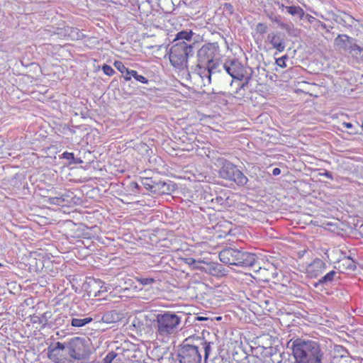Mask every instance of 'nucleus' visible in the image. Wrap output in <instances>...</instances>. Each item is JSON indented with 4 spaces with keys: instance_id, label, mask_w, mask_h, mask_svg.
<instances>
[{
    "instance_id": "obj_1",
    "label": "nucleus",
    "mask_w": 363,
    "mask_h": 363,
    "mask_svg": "<svg viewBox=\"0 0 363 363\" xmlns=\"http://www.w3.org/2000/svg\"><path fill=\"white\" fill-rule=\"evenodd\" d=\"M220 47L218 43H208L196 51L195 63L191 66L189 75L199 77L203 86L217 81L218 72H220L218 58Z\"/></svg>"
},
{
    "instance_id": "obj_2",
    "label": "nucleus",
    "mask_w": 363,
    "mask_h": 363,
    "mask_svg": "<svg viewBox=\"0 0 363 363\" xmlns=\"http://www.w3.org/2000/svg\"><path fill=\"white\" fill-rule=\"evenodd\" d=\"M211 345L203 337L190 336L179 346L177 359L179 363H201L203 357L206 362L212 351Z\"/></svg>"
},
{
    "instance_id": "obj_3",
    "label": "nucleus",
    "mask_w": 363,
    "mask_h": 363,
    "mask_svg": "<svg viewBox=\"0 0 363 363\" xmlns=\"http://www.w3.org/2000/svg\"><path fill=\"white\" fill-rule=\"evenodd\" d=\"M294 363H323L324 354L319 343L297 338L291 344Z\"/></svg>"
},
{
    "instance_id": "obj_4",
    "label": "nucleus",
    "mask_w": 363,
    "mask_h": 363,
    "mask_svg": "<svg viewBox=\"0 0 363 363\" xmlns=\"http://www.w3.org/2000/svg\"><path fill=\"white\" fill-rule=\"evenodd\" d=\"M182 314L171 311L152 315V321L157 337L167 338L177 334L182 328Z\"/></svg>"
},
{
    "instance_id": "obj_5",
    "label": "nucleus",
    "mask_w": 363,
    "mask_h": 363,
    "mask_svg": "<svg viewBox=\"0 0 363 363\" xmlns=\"http://www.w3.org/2000/svg\"><path fill=\"white\" fill-rule=\"evenodd\" d=\"M219 259L225 264L260 269L255 254L237 248H224L219 252Z\"/></svg>"
},
{
    "instance_id": "obj_6",
    "label": "nucleus",
    "mask_w": 363,
    "mask_h": 363,
    "mask_svg": "<svg viewBox=\"0 0 363 363\" xmlns=\"http://www.w3.org/2000/svg\"><path fill=\"white\" fill-rule=\"evenodd\" d=\"M223 71L218 72L217 81H213L218 85H233L235 81H242L245 75V68L237 59L227 60L222 66Z\"/></svg>"
},
{
    "instance_id": "obj_7",
    "label": "nucleus",
    "mask_w": 363,
    "mask_h": 363,
    "mask_svg": "<svg viewBox=\"0 0 363 363\" xmlns=\"http://www.w3.org/2000/svg\"><path fill=\"white\" fill-rule=\"evenodd\" d=\"M215 164L220 167L218 174L220 178L233 182L239 186H245L247 184L248 178L230 161L223 157H218Z\"/></svg>"
},
{
    "instance_id": "obj_8",
    "label": "nucleus",
    "mask_w": 363,
    "mask_h": 363,
    "mask_svg": "<svg viewBox=\"0 0 363 363\" xmlns=\"http://www.w3.org/2000/svg\"><path fill=\"white\" fill-rule=\"evenodd\" d=\"M194 49L190 44L184 43H174L169 53L171 65L179 69H183L188 66V58L193 56Z\"/></svg>"
},
{
    "instance_id": "obj_9",
    "label": "nucleus",
    "mask_w": 363,
    "mask_h": 363,
    "mask_svg": "<svg viewBox=\"0 0 363 363\" xmlns=\"http://www.w3.org/2000/svg\"><path fill=\"white\" fill-rule=\"evenodd\" d=\"M48 357L55 363H73L66 342H57L48 346Z\"/></svg>"
},
{
    "instance_id": "obj_10",
    "label": "nucleus",
    "mask_w": 363,
    "mask_h": 363,
    "mask_svg": "<svg viewBox=\"0 0 363 363\" xmlns=\"http://www.w3.org/2000/svg\"><path fill=\"white\" fill-rule=\"evenodd\" d=\"M66 343L73 363L77 360H83L87 357L89 351L84 339L76 337L66 342Z\"/></svg>"
},
{
    "instance_id": "obj_11",
    "label": "nucleus",
    "mask_w": 363,
    "mask_h": 363,
    "mask_svg": "<svg viewBox=\"0 0 363 363\" xmlns=\"http://www.w3.org/2000/svg\"><path fill=\"white\" fill-rule=\"evenodd\" d=\"M340 279L339 273L335 270H331L322 276L317 282L313 284V286L316 289L329 287L333 286L335 283L338 282Z\"/></svg>"
},
{
    "instance_id": "obj_12",
    "label": "nucleus",
    "mask_w": 363,
    "mask_h": 363,
    "mask_svg": "<svg viewBox=\"0 0 363 363\" xmlns=\"http://www.w3.org/2000/svg\"><path fill=\"white\" fill-rule=\"evenodd\" d=\"M326 268V264L322 259L316 258L307 266L306 272L311 278H317L325 272Z\"/></svg>"
},
{
    "instance_id": "obj_13",
    "label": "nucleus",
    "mask_w": 363,
    "mask_h": 363,
    "mask_svg": "<svg viewBox=\"0 0 363 363\" xmlns=\"http://www.w3.org/2000/svg\"><path fill=\"white\" fill-rule=\"evenodd\" d=\"M267 40L277 52H281L284 50L286 47L284 34L279 32H272L268 34Z\"/></svg>"
},
{
    "instance_id": "obj_14",
    "label": "nucleus",
    "mask_w": 363,
    "mask_h": 363,
    "mask_svg": "<svg viewBox=\"0 0 363 363\" xmlns=\"http://www.w3.org/2000/svg\"><path fill=\"white\" fill-rule=\"evenodd\" d=\"M355 40L347 35H338L334 40V45L338 50H342L346 52H350Z\"/></svg>"
},
{
    "instance_id": "obj_15",
    "label": "nucleus",
    "mask_w": 363,
    "mask_h": 363,
    "mask_svg": "<svg viewBox=\"0 0 363 363\" xmlns=\"http://www.w3.org/2000/svg\"><path fill=\"white\" fill-rule=\"evenodd\" d=\"M194 35L195 33L191 30H182L176 35L174 43H184L187 45L190 44L195 50L196 40L193 38Z\"/></svg>"
},
{
    "instance_id": "obj_16",
    "label": "nucleus",
    "mask_w": 363,
    "mask_h": 363,
    "mask_svg": "<svg viewBox=\"0 0 363 363\" xmlns=\"http://www.w3.org/2000/svg\"><path fill=\"white\" fill-rule=\"evenodd\" d=\"M173 186L164 181L156 180L153 193L157 194H169L173 190Z\"/></svg>"
},
{
    "instance_id": "obj_17",
    "label": "nucleus",
    "mask_w": 363,
    "mask_h": 363,
    "mask_svg": "<svg viewBox=\"0 0 363 363\" xmlns=\"http://www.w3.org/2000/svg\"><path fill=\"white\" fill-rule=\"evenodd\" d=\"M121 319V315L116 311H110L105 313L101 321L105 323L111 324L118 322Z\"/></svg>"
},
{
    "instance_id": "obj_18",
    "label": "nucleus",
    "mask_w": 363,
    "mask_h": 363,
    "mask_svg": "<svg viewBox=\"0 0 363 363\" xmlns=\"http://www.w3.org/2000/svg\"><path fill=\"white\" fill-rule=\"evenodd\" d=\"M221 265L216 262H206L203 272L210 274L213 276H218L221 272Z\"/></svg>"
},
{
    "instance_id": "obj_19",
    "label": "nucleus",
    "mask_w": 363,
    "mask_h": 363,
    "mask_svg": "<svg viewBox=\"0 0 363 363\" xmlns=\"http://www.w3.org/2000/svg\"><path fill=\"white\" fill-rule=\"evenodd\" d=\"M248 358V355L240 347H239L237 350H235L233 352V359L237 363H249L250 360H247ZM251 358H254V357H251Z\"/></svg>"
},
{
    "instance_id": "obj_20",
    "label": "nucleus",
    "mask_w": 363,
    "mask_h": 363,
    "mask_svg": "<svg viewBox=\"0 0 363 363\" xmlns=\"http://www.w3.org/2000/svg\"><path fill=\"white\" fill-rule=\"evenodd\" d=\"M92 320L93 318L91 317L81 315L76 318L72 317L69 321L72 326L75 328H81L91 323Z\"/></svg>"
},
{
    "instance_id": "obj_21",
    "label": "nucleus",
    "mask_w": 363,
    "mask_h": 363,
    "mask_svg": "<svg viewBox=\"0 0 363 363\" xmlns=\"http://www.w3.org/2000/svg\"><path fill=\"white\" fill-rule=\"evenodd\" d=\"M124 359H128L130 362H139L142 358V353L140 350H124L123 353Z\"/></svg>"
},
{
    "instance_id": "obj_22",
    "label": "nucleus",
    "mask_w": 363,
    "mask_h": 363,
    "mask_svg": "<svg viewBox=\"0 0 363 363\" xmlns=\"http://www.w3.org/2000/svg\"><path fill=\"white\" fill-rule=\"evenodd\" d=\"M339 267L343 269H350L354 271L356 269L354 261L349 256H344L338 260Z\"/></svg>"
},
{
    "instance_id": "obj_23",
    "label": "nucleus",
    "mask_w": 363,
    "mask_h": 363,
    "mask_svg": "<svg viewBox=\"0 0 363 363\" xmlns=\"http://www.w3.org/2000/svg\"><path fill=\"white\" fill-rule=\"evenodd\" d=\"M285 9L290 15L296 16L299 19H303L305 16V12L303 9H301L299 6H286Z\"/></svg>"
},
{
    "instance_id": "obj_24",
    "label": "nucleus",
    "mask_w": 363,
    "mask_h": 363,
    "mask_svg": "<svg viewBox=\"0 0 363 363\" xmlns=\"http://www.w3.org/2000/svg\"><path fill=\"white\" fill-rule=\"evenodd\" d=\"M268 17L272 21L277 23L281 28L284 29L286 31H290L293 28L292 24L283 23L281 21V16L279 15L271 13L268 15Z\"/></svg>"
},
{
    "instance_id": "obj_25",
    "label": "nucleus",
    "mask_w": 363,
    "mask_h": 363,
    "mask_svg": "<svg viewBox=\"0 0 363 363\" xmlns=\"http://www.w3.org/2000/svg\"><path fill=\"white\" fill-rule=\"evenodd\" d=\"M228 196L226 193H220L219 195H216L214 198L211 199V203L216 204L220 206H227L228 205Z\"/></svg>"
},
{
    "instance_id": "obj_26",
    "label": "nucleus",
    "mask_w": 363,
    "mask_h": 363,
    "mask_svg": "<svg viewBox=\"0 0 363 363\" xmlns=\"http://www.w3.org/2000/svg\"><path fill=\"white\" fill-rule=\"evenodd\" d=\"M68 195H61L54 197L49 198V203L57 206H62V203L65 201H67V198H68Z\"/></svg>"
},
{
    "instance_id": "obj_27",
    "label": "nucleus",
    "mask_w": 363,
    "mask_h": 363,
    "mask_svg": "<svg viewBox=\"0 0 363 363\" xmlns=\"http://www.w3.org/2000/svg\"><path fill=\"white\" fill-rule=\"evenodd\" d=\"M349 52L357 59L363 58V48L359 47L356 43Z\"/></svg>"
},
{
    "instance_id": "obj_28",
    "label": "nucleus",
    "mask_w": 363,
    "mask_h": 363,
    "mask_svg": "<svg viewBox=\"0 0 363 363\" xmlns=\"http://www.w3.org/2000/svg\"><path fill=\"white\" fill-rule=\"evenodd\" d=\"M67 31L68 32L69 36L72 40H78L83 36V34L79 31V30L77 28H69Z\"/></svg>"
},
{
    "instance_id": "obj_29",
    "label": "nucleus",
    "mask_w": 363,
    "mask_h": 363,
    "mask_svg": "<svg viewBox=\"0 0 363 363\" xmlns=\"http://www.w3.org/2000/svg\"><path fill=\"white\" fill-rule=\"evenodd\" d=\"M261 306L266 311L270 312L274 310V301L272 298H268L261 301Z\"/></svg>"
},
{
    "instance_id": "obj_30",
    "label": "nucleus",
    "mask_w": 363,
    "mask_h": 363,
    "mask_svg": "<svg viewBox=\"0 0 363 363\" xmlns=\"http://www.w3.org/2000/svg\"><path fill=\"white\" fill-rule=\"evenodd\" d=\"M128 74H130L132 75V77H133L136 81L143 83V84H147L148 79L145 77L143 75H140L138 74L137 71L130 69Z\"/></svg>"
},
{
    "instance_id": "obj_31",
    "label": "nucleus",
    "mask_w": 363,
    "mask_h": 363,
    "mask_svg": "<svg viewBox=\"0 0 363 363\" xmlns=\"http://www.w3.org/2000/svg\"><path fill=\"white\" fill-rule=\"evenodd\" d=\"M52 313L50 311L45 312L40 317H38V322L43 326L48 324V320L51 318Z\"/></svg>"
},
{
    "instance_id": "obj_32",
    "label": "nucleus",
    "mask_w": 363,
    "mask_h": 363,
    "mask_svg": "<svg viewBox=\"0 0 363 363\" xmlns=\"http://www.w3.org/2000/svg\"><path fill=\"white\" fill-rule=\"evenodd\" d=\"M155 184L156 180H153L152 179L150 178H145L143 182V184L145 186V188L147 190H150L152 192H153V190L155 189Z\"/></svg>"
},
{
    "instance_id": "obj_33",
    "label": "nucleus",
    "mask_w": 363,
    "mask_h": 363,
    "mask_svg": "<svg viewBox=\"0 0 363 363\" xmlns=\"http://www.w3.org/2000/svg\"><path fill=\"white\" fill-rule=\"evenodd\" d=\"M250 79V77H247L244 82H242V81H235L238 87L234 93L235 95L238 94L241 90H245V88L248 86Z\"/></svg>"
},
{
    "instance_id": "obj_34",
    "label": "nucleus",
    "mask_w": 363,
    "mask_h": 363,
    "mask_svg": "<svg viewBox=\"0 0 363 363\" xmlns=\"http://www.w3.org/2000/svg\"><path fill=\"white\" fill-rule=\"evenodd\" d=\"M113 65L122 74L128 73L130 70L121 61H115Z\"/></svg>"
},
{
    "instance_id": "obj_35",
    "label": "nucleus",
    "mask_w": 363,
    "mask_h": 363,
    "mask_svg": "<svg viewBox=\"0 0 363 363\" xmlns=\"http://www.w3.org/2000/svg\"><path fill=\"white\" fill-rule=\"evenodd\" d=\"M255 30L259 34H264L267 30V26L264 23H259L255 27Z\"/></svg>"
},
{
    "instance_id": "obj_36",
    "label": "nucleus",
    "mask_w": 363,
    "mask_h": 363,
    "mask_svg": "<svg viewBox=\"0 0 363 363\" xmlns=\"http://www.w3.org/2000/svg\"><path fill=\"white\" fill-rule=\"evenodd\" d=\"M137 279L143 286L151 285L155 282V280L152 278H138Z\"/></svg>"
},
{
    "instance_id": "obj_37",
    "label": "nucleus",
    "mask_w": 363,
    "mask_h": 363,
    "mask_svg": "<svg viewBox=\"0 0 363 363\" xmlns=\"http://www.w3.org/2000/svg\"><path fill=\"white\" fill-rule=\"evenodd\" d=\"M102 70L107 76H113L115 74V70L108 65H104L102 66Z\"/></svg>"
},
{
    "instance_id": "obj_38",
    "label": "nucleus",
    "mask_w": 363,
    "mask_h": 363,
    "mask_svg": "<svg viewBox=\"0 0 363 363\" xmlns=\"http://www.w3.org/2000/svg\"><path fill=\"white\" fill-rule=\"evenodd\" d=\"M335 21L339 23V24H344V23H352V21H353V18L351 16H346V18L344 19L342 18H340V17H337L335 18Z\"/></svg>"
},
{
    "instance_id": "obj_39",
    "label": "nucleus",
    "mask_w": 363,
    "mask_h": 363,
    "mask_svg": "<svg viewBox=\"0 0 363 363\" xmlns=\"http://www.w3.org/2000/svg\"><path fill=\"white\" fill-rule=\"evenodd\" d=\"M287 59H288V57L286 55L282 56L276 60V63L280 67H282V68L286 67V60H287Z\"/></svg>"
},
{
    "instance_id": "obj_40",
    "label": "nucleus",
    "mask_w": 363,
    "mask_h": 363,
    "mask_svg": "<svg viewBox=\"0 0 363 363\" xmlns=\"http://www.w3.org/2000/svg\"><path fill=\"white\" fill-rule=\"evenodd\" d=\"M197 262L198 264H194L193 265L192 269L203 271V268L204 267L206 262L201 259H197Z\"/></svg>"
},
{
    "instance_id": "obj_41",
    "label": "nucleus",
    "mask_w": 363,
    "mask_h": 363,
    "mask_svg": "<svg viewBox=\"0 0 363 363\" xmlns=\"http://www.w3.org/2000/svg\"><path fill=\"white\" fill-rule=\"evenodd\" d=\"M62 158L69 160V162L74 160V155L72 152H65L62 155Z\"/></svg>"
},
{
    "instance_id": "obj_42",
    "label": "nucleus",
    "mask_w": 363,
    "mask_h": 363,
    "mask_svg": "<svg viewBox=\"0 0 363 363\" xmlns=\"http://www.w3.org/2000/svg\"><path fill=\"white\" fill-rule=\"evenodd\" d=\"M332 363H348V359L342 356L334 357Z\"/></svg>"
},
{
    "instance_id": "obj_43",
    "label": "nucleus",
    "mask_w": 363,
    "mask_h": 363,
    "mask_svg": "<svg viewBox=\"0 0 363 363\" xmlns=\"http://www.w3.org/2000/svg\"><path fill=\"white\" fill-rule=\"evenodd\" d=\"M185 263L189 265L191 268L194 264H198L197 259L193 258V257H187L185 258Z\"/></svg>"
},
{
    "instance_id": "obj_44",
    "label": "nucleus",
    "mask_w": 363,
    "mask_h": 363,
    "mask_svg": "<svg viewBox=\"0 0 363 363\" xmlns=\"http://www.w3.org/2000/svg\"><path fill=\"white\" fill-rule=\"evenodd\" d=\"M224 9L226 11H228L230 13H232L233 11V6L229 3H225L224 4Z\"/></svg>"
},
{
    "instance_id": "obj_45",
    "label": "nucleus",
    "mask_w": 363,
    "mask_h": 363,
    "mask_svg": "<svg viewBox=\"0 0 363 363\" xmlns=\"http://www.w3.org/2000/svg\"><path fill=\"white\" fill-rule=\"evenodd\" d=\"M321 175L326 177L327 178H328L330 180H333V174L329 171L325 170L324 172L321 174Z\"/></svg>"
},
{
    "instance_id": "obj_46",
    "label": "nucleus",
    "mask_w": 363,
    "mask_h": 363,
    "mask_svg": "<svg viewBox=\"0 0 363 363\" xmlns=\"http://www.w3.org/2000/svg\"><path fill=\"white\" fill-rule=\"evenodd\" d=\"M82 163H83L82 160H81L80 158H75V157H74V160H72V161L69 162V164H79Z\"/></svg>"
},
{
    "instance_id": "obj_47",
    "label": "nucleus",
    "mask_w": 363,
    "mask_h": 363,
    "mask_svg": "<svg viewBox=\"0 0 363 363\" xmlns=\"http://www.w3.org/2000/svg\"><path fill=\"white\" fill-rule=\"evenodd\" d=\"M342 126L348 129H352L354 128V125L352 123L347 122H344L342 123Z\"/></svg>"
},
{
    "instance_id": "obj_48",
    "label": "nucleus",
    "mask_w": 363,
    "mask_h": 363,
    "mask_svg": "<svg viewBox=\"0 0 363 363\" xmlns=\"http://www.w3.org/2000/svg\"><path fill=\"white\" fill-rule=\"evenodd\" d=\"M305 16L310 23H313L316 20L313 16L309 14H305Z\"/></svg>"
},
{
    "instance_id": "obj_49",
    "label": "nucleus",
    "mask_w": 363,
    "mask_h": 363,
    "mask_svg": "<svg viewBox=\"0 0 363 363\" xmlns=\"http://www.w3.org/2000/svg\"><path fill=\"white\" fill-rule=\"evenodd\" d=\"M280 173H281V169L279 168L276 167V168L273 169V170H272V174L274 176H277Z\"/></svg>"
},
{
    "instance_id": "obj_50",
    "label": "nucleus",
    "mask_w": 363,
    "mask_h": 363,
    "mask_svg": "<svg viewBox=\"0 0 363 363\" xmlns=\"http://www.w3.org/2000/svg\"><path fill=\"white\" fill-rule=\"evenodd\" d=\"M125 74L123 75V78L126 81V82H128L132 78V75L130 74H128V73H124Z\"/></svg>"
},
{
    "instance_id": "obj_51",
    "label": "nucleus",
    "mask_w": 363,
    "mask_h": 363,
    "mask_svg": "<svg viewBox=\"0 0 363 363\" xmlns=\"http://www.w3.org/2000/svg\"><path fill=\"white\" fill-rule=\"evenodd\" d=\"M211 198H214L212 194H206L204 197V199H206V202H211Z\"/></svg>"
},
{
    "instance_id": "obj_52",
    "label": "nucleus",
    "mask_w": 363,
    "mask_h": 363,
    "mask_svg": "<svg viewBox=\"0 0 363 363\" xmlns=\"http://www.w3.org/2000/svg\"><path fill=\"white\" fill-rule=\"evenodd\" d=\"M276 3L279 5V9H281L282 10L285 9L286 6L283 4H280L279 2H276Z\"/></svg>"
},
{
    "instance_id": "obj_53",
    "label": "nucleus",
    "mask_w": 363,
    "mask_h": 363,
    "mask_svg": "<svg viewBox=\"0 0 363 363\" xmlns=\"http://www.w3.org/2000/svg\"><path fill=\"white\" fill-rule=\"evenodd\" d=\"M131 186L138 189L139 187L138 184L136 182H132Z\"/></svg>"
},
{
    "instance_id": "obj_54",
    "label": "nucleus",
    "mask_w": 363,
    "mask_h": 363,
    "mask_svg": "<svg viewBox=\"0 0 363 363\" xmlns=\"http://www.w3.org/2000/svg\"><path fill=\"white\" fill-rule=\"evenodd\" d=\"M318 23H320V26H321L323 28H324V29H325V28H326V25H325V23H322V22H320V21H318Z\"/></svg>"
},
{
    "instance_id": "obj_55",
    "label": "nucleus",
    "mask_w": 363,
    "mask_h": 363,
    "mask_svg": "<svg viewBox=\"0 0 363 363\" xmlns=\"http://www.w3.org/2000/svg\"><path fill=\"white\" fill-rule=\"evenodd\" d=\"M101 291H107V287H106V286H101Z\"/></svg>"
},
{
    "instance_id": "obj_56",
    "label": "nucleus",
    "mask_w": 363,
    "mask_h": 363,
    "mask_svg": "<svg viewBox=\"0 0 363 363\" xmlns=\"http://www.w3.org/2000/svg\"><path fill=\"white\" fill-rule=\"evenodd\" d=\"M244 95H245V94H240V96H243Z\"/></svg>"
},
{
    "instance_id": "obj_57",
    "label": "nucleus",
    "mask_w": 363,
    "mask_h": 363,
    "mask_svg": "<svg viewBox=\"0 0 363 363\" xmlns=\"http://www.w3.org/2000/svg\"><path fill=\"white\" fill-rule=\"evenodd\" d=\"M353 133H357V131L356 130H354L353 131Z\"/></svg>"
},
{
    "instance_id": "obj_58",
    "label": "nucleus",
    "mask_w": 363,
    "mask_h": 363,
    "mask_svg": "<svg viewBox=\"0 0 363 363\" xmlns=\"http://www.w3.org/2000/svg\"><path fill=\"white\" fill-rule=\"evenodd\" d=\"M1 267V264L0 263V267Z\"/></svg>"
}]
</instances>
